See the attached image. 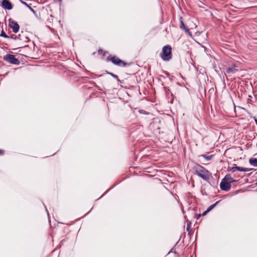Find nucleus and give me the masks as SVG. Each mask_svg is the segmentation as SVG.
Returning <instances> with one entry per match:
<instances>
[{
    "instance_id": "423d86ee",
    "label": "nucleus",
    "mask_w": 257,
    "mask_h": 257,
    "mask_svg": "<svg viewBox=\"0 0 257 257\" xmlns=\"http://www.w3.org/2000/svg\"><path fill=\"white\" fill-rule=\"evenodd\" d=\"M231 184L226 180H224V178L222 179L220 184V189L225 191H229L231 188Z\"/></svg>"
},
{
    "instance_id": "9d476101",
    "label": "nucleus",
    "mask_w": 257,
    "mask_h": 257,
    "mask_svg": "<svg viewBox=\"0 0 257 257\" xmlns=\"http://www.w3.org/2000/svg\"><path fill=\"white\" fill-rule=\"evenodd\" d=\"M234 166H234V167H233L232 168L229 167L228 168V171H231L232 172H234L236 170H238V171H241V170H243L242 169V167H238V166H236L235 165H234Z\"/></svg>"
},
{
    "instance_id": "c85d7f7f",
    "label": "nucleus",
    "mask_w": 257,
    "mask_h": 257,
    "mask_svg": "<svg viewBox=\"0 0 257 257\" xmlns=\"http://www.w3.org/2000/svg\"><path fill=\"white\" fill-rule=\"evenodd\" d=\"M256 147H257V143H256Z\"/></svg>"
},
{
    "instance_id": "bb28decb",
    "label": "nucleus",
    "mask_w": 257,
    "mask_h": 257,
    "mask_svg": "<svg viewBox=\"0 0 257 257\" xmlns=\"http://www.w3.org/2000/svg\"><path fill=\"white\" fill-rule=\"evenodd\" d=\"M58 1H59V2H61L62 1V0H58Z\"/></svg>"
},
{
    "instance_id": "1a4fd4ad",
    "label": "nucleus",
    "mask_w": 257,
    "mask_h": 257,
    "mask_svg": "<svg viewBox=\"0 0 257 257\" xmlns=\"http://www.w3.org/2000/svg\"><path fill=\"white\" fill-rule=\"evenodd\" d=\"M224 180H226L231 185V183H233L236 181V180L233 179L230 175L227 174L224 177Z\"/></svg>"
},
{
    "instance_id": "4468645a",
    "label": "nucleus",
    "mask_w": 257,
    "mask_h": 257,
    "mask_svg": "<svg viewBox=\"0 0 257 257\" xmlns=\"http://www.w3.org/2000/svg\"><path fill=\"white\" fill-rule=\"evenodd\" d=\"M214 157V155L206 156L205 155H201L199 157H202L204 158L206 161H209L211 160Z\"/></svg>"
},
{
    "instance_id": "39448f33",
    "label": "nucleus",
    "mask_w": 257,
    "mask_h": 257,
    "mask_svg": "<svg viewBox=\"0 0 257 257\" xmlns=\"http://www.w3.org/2000/svg\"><path fill=\"white\" fill-rule=\"evenodd\" d=\"M9 26L13 30L15 33H17L20 30V26L18 23L12 19L9 20Z\"/></svg>"
},
{
    "instance_id": "cd10ccee",
    "label": "nucleus",
    "mask_w": 257,
    "mask_h": 257,
    "mask_svg": "<svg viewBox=\"0 0 257 257\" xmlns=\"http://www.w3.org/2000/svg\"><path fill=\"white\" fill-rule=\"evenodd\" d=\"M256 185H257V182L256 183Z\"/></svg>"
},
{
    "instance_id": "6e6552de",
    "label": "nucleus",
    "mask_w": 257,
    "mask_h": 257,
    "mask_svg": "<svg viewBox=\"0 0 257 257\" xmlns=\"http://www.w3.org/2000/svg\"><path fill=\"white\" fill-rule=\"evenodd\" d=\"M2 5L4 8L8 10L13 9L12 5L9 0H2Z\"/></svg>"
},
{
    "instance_id": "f03ea898",
    "label": "nucleus",
    "mask_w": 257,
    "mask_h": 257,
    "mask_svg": "<svg viewBox=\"0 0 257 257\" xmlns=\"http://www.w3.org/2000/svg\"><path fill=\"white\" fill-rule=\"evenodd\" d=\"M172 47L167 45L162 48V52L160 54V57L163 61H169L172 58Z\"/></svg>"
},
{
    "instance_id": "f8f14e48",
    "label": "nucleus",
    "mask_w": 257,
    "mask_h": 257,
    "mask_svg": "<svg viewBox=\"0 0 257 257\" xmlns=\"http://www.w3.org/2000/svg\"><path fill=\"white\" fill-rule=\"evenodd\" d=\"M180 29L184 30L186 32H188L189 31V29H187L186 28V27L185 26V24H184V23H183V22L182 21V18H180Z\"/></svg>"
},
{
    "instance_id": "a211bd4d",
    "label": "nucleus",
    "mask_w": 257,
    "mask_h": 257,
    "mask_svg": "<svg viewBox=\"0 0 257 257\" xmlns=\"http://www.w3.org/2000/svg\"><path fill=\"white\" fill-rule=\"evenodd\" d=\"M107 74H109L110 75H111L113 78H114L115 79H117L118 81L120 82V80L118 79V76L116 75H115V74H113L112 73H111V72H107Z\"/></svg>"
},
{
    "instance_id": "393cba45",
    "label": "nucleus",
    "mask_w": 257,
    "mask_h": 257,
    "mask_svg": "<svg viewBox=\"0 0 257 257\" xmlns=\"http://www.w3.org/2000/svg\"><path fill=\"white\" fill-rule=\"evenodd\" d=\"M102 51H103V50H102V49H99L98 50V52L100 53V52H102Z\"/></svg>"
},
{
    "instance_id": "2eb2a0df",
    "label": "nucleus",
    "mask_w": 257,
    "mask_h": 257,
    "mask_svg": "<svg viewBox=\"0 0 257 257\" xmlns=\"http://www.w3.org/2000/svg\"><path fill=\"white\" fill-rule=\"evenodd\" d=\"M219 201L216 202L213 204L211 205L207 209V211L209 212L213 208H214L216 205L219 203Z\"/></svg>"
},
{
    "instance_id": "0eeeda50",
    "label": "nucleus",
    "mask_w": 257,
    "mask_h": 257,
    "mask_svg": "<svg viewBox=\"0 0 257 257\" xmlns=\"http://www.w3.org/2000/svg\"><path fill=\"white\" fill-rule=\"evenodd\" d=\"M239 71L238 66L236 65H233L225 69V73L228 74H235Z\"/></svg>"
},
{
    "instance_id": "aec40b11",
    "label": "nucleus",
    "mask_w": 257,
    "mask_h": 257,
    "mask_svg": "<svg viewBox=\"0 0 257 257\" xmlns=\"http://www.w3.org/2000/svg\"><path fill=\"white\" fill-rule=\"evenodd\" d=\"M9 38H11V39L16 40V39H17V36H16L14 34H12L10 36H9Z\"/></svg>"
},
{
    "instance_id": "4be33fe9",
    "label": "nucleus",
    "mask_w": 257,
    "mask_h": 257,
    "mask_svg": "<svg viewBox=\"0 0 257 257\" xmlns=\"http://www.w3.org/2000/svg\"><path fill=\"white\" fill-rule=\"evenodd\" d=\"M208 212H209L208 211H207V210H206V211H204L201 214V216H204Z\"/></svg>"
},
{
    "instance_id": "f3484780",
    "label": "nucleus",
    "mask_w": 257,
    "mask_h": 257,
    "mask_svg": "<svg viewBox=\"0 0 257 257\" xmlns=\"http://www.w3.org/2000/svg\"><path fill=\"white\" fill-rule=\"evenodd\" d=\"M0 36L6 38H9V36L6 34L4 30L2 31Z\"/></svg>"
},
{
    "instance_id": "20e7f679",
    "label": "nucleus",
    "mask_w": 257,
    "mask_h": 257,
    "mask_svg": "<svg viewBox=\"0 0 257 257\" xmlns=\"http://www.w3.org/2000/svg\"><path fill=\"white\" fill-rule=\"evenodd\" d=\"M4 60L12 64H19L20 63L19 60L16 58L15 55L12 54L6 55L4 57Z\"/></svg>"
},
{
    "instance_id": "6ab92c4d",
    "label": "nucleus",
    "mask_w": 257,
    "mask_h": 257,
    "mask_svg": "<svg viewBox=\"0 0 257 257\" xmlns=\"http://www.w3.org/2000/svg\"><path fill=\"white\" fill-rule=\"evenodd\" d=\"M242 169L243 170H241V171H242V172H248L252 170L251 169H249V168H243V167H242Z\"/></svg>"
},
{
    "instance_id": "f257e3e1",
    "label": "nucleus",
    "mask_w": 257,
    "mask_h": 257,
    "mask_svg": "<svg viewBox=\"0 0 257 257\" xmlns=\"http://www.w3.org/2000/svg\"><path fill=\"white\" fill-rule=\"evenodd\" d=\"M195 172L196 175L205 181L209 180L211 175L207 170L201 165H198L196 167Z\"/></svg>"
},
{
    "instance_id": "9b49d317",
    "label": "nucleus",
    "mask_w": 257,
    "mask_h": 257,
    "mask_svg": "<svg viewBox=\"0 0 257 257\" xmlns=\"http://www.w3.org/2000/svg\"><path fill=\"white\" fill-rule=\"evenodd\" d=\"M249 164L253 166L257 167V159L255 158H251L249 161Z\"/></svg>"
},
{
    "instance_id": "dca6fc26",
    "label": "nucleus",
    "mask_w": 257,
    "mask_h": 257,
    "mask_svg": "<svg viewBox=\"0 0 257 257\" xmlns=\"http://www.w3.org/2000/svg\"><path fill=\"white\" fill-rule=\"evenodd\" d=\"M191 222L189 221L187 224L186 230L189 233L191 231Z\"/></svg>"
},
{
    "instance_id": "412c9836",
    "label": "nucleus",
    "mask_w": 257,
    "mask_h": 257,
    "mask_svg": "<svg viewBox=\"0 0 257 257\" xmlns=\"http://www.w3.org/2000/svg\"><path fill=\"white\" fill-rule=\"evenodd\" d=\"M139 112L142 114H148L146 111L145 110H139Z\"/></svg>"
},
{
    "instance_id": "5701e85b",
    "label": "nucleus",
    "mask_w": 257,
    "mask_h": 257,
    "mask_svg": "<svg viewBox=\"0 0 257 257\" xmlns=\"http://www.w3.org/2000/svg\"><path fill=\"white\" fill-rule=\"evenodd\" d=\"M200 216H201V214H197V215H196V218L197 219H198L200 218Z\"/></svg>"
},
{
    "instance_id": "b1692460",
    "label": "nucleus",
    "mask_w": 257,
    "mask_h": 257,
    "mask_svg": "<svg viewBox=\"0 0 257 257\" xmlns=\"http://www.w3.org/2000/svg\"><path fill=\"white\" fill-rule=\"evenodd\" d=\"M112 187L109 188V189H108L107 191H106V192L105 193H104L102 195V196H103L104 195H105L106 193H107L108 192L109 190H110Z\"/></svg>"
},
{
    "instance_id": "ddd939ff",
    "label": "nucleus",
    "mask_w": 257,
    "mask_h": 257,
    "mask_svg": "<svg viewBox=\"0 0 257 257\" xmlns=\"http://www.w3.org/2000/svg\"><path fill=\"white\" fill-rule=\"evenodd\" d=\"M21 3L23 5H24L25 6H26L27 7V8H28L33 13H34V14H36V12L35 11V10L29 5H28L27 3L24 2V1H21Z\"/></svg>"
},
{
    "instance_id": "a878e982",
    "label": "nucleus",
    "mask_w": 257,
    "mask_h": 257,
    "mask_svg": "<svg viewBox=\"0 0 257 257\" xmlns=\"http://www.w3.org/2000/svg\"><path fill=\"white\" fill-rule=\"evenodd\" d=\"M20 37H21V35H18V36H17V39H21L20 38Z\"/></svg>"
},
{
    "instance_id": "c756f323",
    "label": "nucleus",
    "mask_w": 257,
    "mask_h": 257,
    "mask_svg": "<svg viewBox=\"0 0 257 257\" xmlns=\"http://www.w3.org/2000/svg\"><path fill=\"white\" fill-rule=\"evenodd\" d=\"M1 152V151L0 150V153Z\"/></svg>"
},
{
    "instance_id": "7ed1b4c3",
    "label": "nucleus",
    "mask_w": 257,
    "mask_h": 257,
    "mask_svg": "<svg viewBox=\"0 0 257 257\" xmlns=\"http://www.w3.org/2000/svg\"><path fill=\"white\" fill-rule=\"evenodd\" d=\"M107 60L110 61L113 64L119 66L125 67L126 65V63L120 59L116 56H111L109 55L107 57Z\"/></svg>"
}]
</instances>
